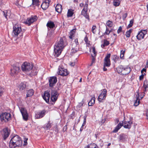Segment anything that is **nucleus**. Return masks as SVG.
<instances>
[{"label": "nucleus", "mask_w": 148, "mask_h": 148, "mask_svg": "<svg viewBox=\"0 0 148 148\" xmlns=\"http://www.w3.org/2000/svg\"><path fill=\"white\" fill-rule=\"evenodd\" d=\"M84 148H98V147L96 144L92 143L89 144Z\"/></svg>", "instance_id": "30"}, {"label": "nucleus", "mask_w": 148, "mask_h": 148, "mask_svg": "<svg viewBox=\"0 0 148 148\" xmlns=\"http://www.w3.org/2000/svg\"><path fill=\"white\" fill-rule=\"evenodd\" d=\"M68 44L67 40L65 36L60 37L59 40L57 43V46L63 49Z\"/></svg>", "instance_id": "4"}, {"label": "nucleus", "mask_w": 148, "mask_h": 148, "mask_svg": "<svg viewBox=\"0 0 148 148\" xmlns=\"http://www.w3.org/2000/svg\"><path fill=\"white\" fill-rule=\"evenodd\" d=\"M51 100L53 102H55L58 99V97L59 94L56 90H52L51 92Z\"/></svg>", "instance_id": "7"}, {"label": "nucleus", "mask_w": 148, "mask_h": 148, "mask_svg": "<svg viewBox=\"0 0 148 148\" xmlns=\"http://www.w3.org/2000/svg\"><path fill=\"white\" fill-rule=\"evenodd\" d=\"M146 116H147V119L148 120V109L146 110Z\"/></svg>", "instance_id": "64"}, {"label": "nucleus", "mask_w": 148, "mask_h": 148, "mask_svg": "<svg viewBox=\"0 0 148 148\" xmlns=\"http://www.w3.org/2000/svg\"><path fill=\"white\" fill-rule=\"evenodd\" d=\"M3 134H2V136L3 140H5L10 134V130L8 127H6L3 129Z\"/></svg>", "instance_id": "16"}, {"label": "nucleus", "mask_w": 148, "mask_h": 148, "mask_svg": "<svg viewBox=\"0 0 148 148\" xmlns=\"http://www.w3.org/2000/svg\"><path fill=\"white\" fill-rule=\"evenodd\" d=\"M123 126V123H121V122H120L115 127L114 129L112 131V133H116L117 132L118 130L121 128V127Z\"/></svg>", "instance_id": "24"}, {"label": "nucleus", "mask_w": 148, "mask_h": 148, "mask_svg": "<svg viewBox=\"0 0 148 148\" xmlns=\"http://www.w3.org/2000/svg\"><path fill=\"white\" fill-rule=\"evenodd\" d=\"M0 119L1 122L7 123L11 119V114L8 112L2 113L0 115Z\"/></svg>", "instance_id": "3"}, {"label": "nucleus", "mask_w": 148, "mask_h": 148, "mask_svg": "<svg viewBox=\"0 0 148 148\" xmlns=\"http://www.w3.org/2000/svg\"><path fill=\"white\" fill-rule=\"evenodd\" d=\"M75 43L76 44V46H77V45H79V43L78 42L77 38H76V39H75Z\"/></svg>", "instance_id": "60"}, {"label": "nucleus", "mask_w": 148, "mask_h": 148, "mask_svg": "<svg viewBox=\"0 0 148 148\" xmlns=\"http://www.w3.org/2000/svg\"><path fill=\"white\" fill-rule=\"evenodd\" d=\"M50 0H45V1L43 2L41 5V7L43 10H46L49 7Z\"/></svg>", "instance_id": "20"}, {"label": "nucleus", "mask_w": 148, "mask_h": 148, "mask_svg": "<svg viewBox=\"0 0 148 148\" xmlns=\"http://www.w3.org/2000/svg\"><path fill=\"white\" fill-rule=\"evenodd\" d=\"M88 11H86V10L83 9L81 12V14L83 16L87 14Z\"/></svg>", "instance_id": "52"}, {"label": "nucleus", "mask_w": 148, "mask_h": 148, "mask_svg": "<svg viewBox=\"0 0 148 148\" xmlns=\"http://www.w3.org/2000/svg\"><path fill=\"white\" fill-rule=\"evenodd\" d=\"M88 3L86 2V3L84 5L83 9H84V10H86V11H88Z\"/></svg>", "instance_id": "48"}, {"label": "nucleus", "mask_w": 148, "mask_h": 148, "mask_svg": "<svg viewBox=\"0 0 148 148\" xmlns=\"http://www.w3.org/2000/svg\"><path fill=\"white\" fill-rule=\"evenodd\" d=\"M120 3V0H114L113 1V5L116 7L119 6Z\"/></svg>", "instance_id": "37"}, {"label": "nucleus", "mask_w": 148, "mask_h": 148, "mask_svg": "<svg viewBox=\"0 0 148 148\" xmlns=\"http://www.w3.org/2000/svg\"><path fill=\"white\" fill-rule=\"evenodd\" d=\"M132 29H131L126 32L125 35L127 37L129 38L130 37V34L132 32Z\"/></svg>", "instance_id": "40"}, {"label": "nucleus", "mask_w": 148, "mask_h": 148, "mask_svg": "<svg viewBox=\"0 0 148 148\" xmlns=\"http://www.w3.org/2000/svg\"><path fill=\"white\" fill-rule=\"evenodd\" d=\"M20 111L22 114L23 119L27 121L28 119V114L27 110L25 108H20Z\"/></svg>", "instance_id": "11"}, {"label": "nucleus", "mask_w": 148, "mask_h": 148, "mask_svg": "<svg viewBox=\"0 0 148 148\" xmlns=\"http://www.w3.org/2000/svg\"><path fill=\"white\" fill-rule=\"evenodd\" d=\"M3 13L4 16L7 19V11H3Z\"/></svg>", "instance_id": "58"}, {"label": "nucleus", "mask_w": 148, "mask_h": 148, "mask_svg": "<svg viewBox=\"0 0 148 148\" xmlns=\"http://www.w3.org/2000/svg\"><path fill=\"white\" fill-rule=\"evenodd\" d=\"M13 34L14 36H17L21 32H23L21 27H19L17 25H15L13 27Z\"/></svg>", "instance_id": "12"}, {"label": "nucleus", "mask_w": 148, "mask_h": 148, "mask_svg": "<svg viewBox=\"0 0 148 148\" xmlns=\"http://www.w3.org/2000/svg\"><path fill=\"white\" fill-rule=\"evenodd\" d=\"M34 90L33 89L29 90L27 91L26 97L27 98L32 96L34 95Z\"/></svg>", "instance_id": "32"}, {"label": "nucleus", "mask_w": 148, "mask_h": 148, "mask_svg": "<svg viewBox=\"0 0 148 148\" xmlns=\"http://www.w3.org/2000/svg\"><path fill=\"white\" fill-rule=\"evenodd\" d=\"M63 49L61 48L58 46H55L54 48V51L55 54L54 55L57 57H58L60 54Z\"/></svg>", "instance_id": "18"}, {"label": "nucleus", "mask_w": 148, "mask_h": 148, "mask_svg": "<svg viewBox=\"0 0 148 148\" xmlns=\"http://www.w3.org/2000/svg\"><path fill=\"white\" fill-rule=\"evenodd\" d=\"M124 68L122 65H120L116 68V70L118 73L120 75H123V70Z\"/></svg>", "instance_id": "31"}, {"label": "nucleus", "mask_w": 148, "mask_h": 148, "mask_svg": "<svg viewBox=\"0 0 148 148\" xmlns=\"http://www.w3.org/2000/svg\"><path fill=\"white\" fill-rule=\"evenodd\" d=\"M50 97V93H49V91L48 90L45 91L44 92L43 96H42V97L46 102L47 103H49Z\"/></svg>", "instance_id": "19"}, {"label": "nucleus", "mask_w": 148, "mask_h": 148, "mask_svg": "<svg viewBox=\"0 0 148 148\" xmlns=\"http://www.w3.org/2000/svg\"><path fill=\"white\" fill-rule=\"evenodd\" d=\"M57 78L56 76H51L49 78V86L50 87L52 88L57 82Z\"/></svg>", "instance_id": "8"}, {"label": "nucleus", "mask_w": 148, "mask_h": 148, "mask_svg": "<svg viewBox=\"0 0 148 148\" xmlns=\"http://www.w3.org/2000/svg\"><path fill=\"white\" fill-rule=\"evenodd\" d=\"M147 31L146 30H143L140 31L138 33L137 35L136 36V37L139 40L144 38L145 35L147 34Z\"/></svg>", "instance_id": "17"}, {"label": "nucleus", "mask_w": 148, "mask_h": 148, "mask_svg": "<svg viewBox=\"0 0 148 148\" xmlns=\"http://www.w3.org/2000/svg\"><path fill=\"white\" fill-rule=\"evenodd\" d=\"M113 30V29H111L109 31V30L108 28L107 27H106V32L104 33H103V35L106 34V35H109L110 33L112 32Z\"/></svg>", "instance_id": "39"}, {"label": "nucleus", "mask_w": 148, "mask_h": 148, "mask_svg": "<svg viewBox=\"0 0 148 148\" xmlns=\"http://www.w3.org/2000/svg\"><path fill=\"white\" fill-rule=\"evenodd\" d=\"M73 11V10L71 9H69L68 10L67 15V16L68 17H71L74 14Z\"/></svg>", "instance_id": "35"}, {"label": "nucleus", "mask_w": 148, "mask_h": 148, "mask_svg": "<svg viewBox=\"0 0 148 148\" xmlns=\"http://www.w3.org/2000/svg\"><path fill=\"white\" fill-rule=\"evenodd\" d=\"M76 31V29H72L71 31L70 32V34H71L72 35H73L75 33V32Z\"/></svg>", "instance_id": "54"}, {"label": "nucleus", "mask_w": 148, "mask_h": 148, "mask_svg": "<svg viewBox=\"0 0 148 148\" xmlns=\"http://www.w3.org/2000/svg\"><path fill=\"white\" fill-rule=\"evenodd\" d=\"M52 123L50 120H49L48 123L44 125L43 128L45 130H48L50 129L51 127V125Z\"/></svg>", "instance_id": "28"}, {"label": "nucleus", "mask_w": 148, "mask_h": 148, "mask_svg": "<svg viewBox=\"0 0 148 148\" xmlns=\"http://www.w3.org/2000/svg\"><path fill=\"white\" fill-rule=\"evenodd\" d=\"M125 53V50L123 51V50H122L121 51V54L120 55V57L121 59H123V57L124 54Z\"/></svg>", "instance_id": "44"}, {"label": "nucleus", "mask_w": 148, "mask_h": 148, "mask_svg": "<svg viewBox=\"0 0 148 148\" xmlns=\"http://www.w3.org/2000/svg\"><path fill=\"white\" fill-rule=\"evenodd\" d=\"M134 21V19H133L130 20L129 24L127 26V29L130 28L132 27L133 25Z\"/></svg>", "instance_id": "41"}, {"label": "nucleus", "mask_w": 148, "mask_h": 148, "mask_svg": "<svg viewBox=\"0 0 148 148\" xmlns=\"http://www.w3.org/2000/svg\"><path fill=\"white\" fill-rule=\"evenodd\" d=\"M112 22L110 20H108L106 22V25L108 27H111L112 26Z\"/></svg>", "instance_id": "42"}, {"label": "nucleus", "mask_w": 148, "mask_h": 148, "mask_svg": "<svg viewBox=\"0 0 148 148\" xmlns=\"http://www.w3.org/2000/svg\"><path fill=\"white\" fill-rule=\"evenodd\" d=\"M20 71V68L17 64H13L11 68V75L12 76H15L17 75Z\"/></svg>", "instance_id": "5"}, {"label": "nucleus", "mask_w": 148, "mask_h": 148, "mask_svg": "<svg viewBox=\"0 0 148 148\" xmlns=\"http://www.w3.org/2000/svg\"><path fill=\"white\" fill-rule=\"evenodd\" d=\"M111 65L110 61L109 60H104V65L106 66V67H109Z\"/></svg>", "instance_id": "36"}, {"label": "nucleus", "mask_w": 148, "mask_h": 148, "mask_svg": "<svg viewBox=\"0 0 148 148\" xmlns=\"http://www.w3.org/2000/svg\"><path fill=\"white\" fill-rule=\"evenodd\" d=\"M79 51V48L77 46H75V47H72L70 54L71 55H73Z\"/></svg>", "instance_id": "27"}, {"label": "nucleus", "mask_w": 148, "mask_h": 148, "mask_svg": "<svg viewBox=\"0 0 148 148\" xmlns=\"http://www.w3.org/2000/svg\"><path fill=\"white\" fill-rule=\"evenodd\" d=\"M112 60L114 61L115 62H116L117 60H119V56H117L116 55H115L112 56Z\"/></svg>", "instance_id": "38"}, {"label": "nucleus", "mask_w": 148, "mask_h": 148, "mask_svg": "<svg viewBox=\"0 0 148 148\" xmlns=\"http://www.w3.org/2000/svg\"><path fill=\"white\" fill-rule=\"evenodd\" d=\"M127 136L126 134L123 133L120 135L119 139L120 141L124 142L127 140Z\"/></svg>", "instance_id": "22"}, {"label": "nucleus", "mask_w": 148, "mask_h": 148, "mask_svg": "<svg viewBox=\"0 0 148 148\" xmlns=\"http://www.w3.org/2000/svg\"><path fill=\"white\" fill-rule=\"evenodd\" d=\"M104 45H106V46L110 44L109 42L107 41L106 39H104Z\"/></svg>", "instance_id": "51"}, {"label": "nucleus", "mask_w": 148, "mask_h": 148, "mask_svg": "<svg viewBox=\"0 0 148 148\" xmlns=\"http://www.w3.org/2000/svg\"><path fill=\"white\" fill-rule=\"evenodd\" d=\"M95 97H93L91 98L90 100L88 103V106H92L95 102Z\"/></svg>", "instance_id": "33"}, {"label": "nucleus", "mask_w": 148, "mask_h": 148, "mask_svg": "<svg viewBox=\"0 0 148 148\" xmlns=\"http://www.w3.org/2000/svg\"><path fill=\"white\" fill-rule=\"evenodd\" d=\"M57 73L58 75H60L61 76H66L69 74V73L67 69L62 68L60 66Z\"/></svg>", "instance_id": "9"}, {"label": "nucleus", "mask_w": 148, "mask_h": 148, "mask_svg": "<svg viewBox=\"0 0 148 148\" xmlns=\"http://www.w3.org/2000/svg\"><path fill=\"white\" fill-rule=\"evenodd\" d=\"M119 122V119H117L115 120V124H116L118 123Z\"/></svg>", "instance_id": "63"}, {"label": "nucleus", "mask_w": 148, "mask_h": 148, "mask_svg": "<svg viewBox=\"0 0 148 148\" xmlns=\"http://www.w3.org/2000/svg\"><path fill=\"white\" fill-rule=\"evenodd\" d=\"M133 118L132 117H130L129 118V121H127V123L125 125L123 126L126 129H130L131 127V125L133 124Z\"/></svg>", "instance_id": "21"}, {"label": "nucleus", "mask_w": 148, "mask_h": 148, "mask_svg": "<svg viewBox=\"0 0 148 148\" xmlns=\"http://www.w3.org/2000/svg\"><path fill=\"white\" fill-rule=\"evenodd\" d=\"M127 15V13H125V14H123L122 16V18L123 20H124L125 18H126Z\"/></svg>", "instance_id": "57"}, {"label": "nucleus", "mask_w": 148, "mask_h": 148, "mask_svg": "<svg viewBox=\"0 0 148 148\" xmlns=\"http://www.w3.org/2000/svg\"><path fill=\"white\" fill-rule=\"evenodd\" d=\"M96 56V55H95L94 56H93L92 54H91V57L92 58L91 61H92V62H95Z\"/></svg>", "instance_id": "47"}, {"label": "nucleus", "mask_w": 148, "mask_h": 148, "mask_svg": "<svg viewBox=\"0 0 148 148\" xmlns=\"http://www.w3.org/2000/svg\"><path fill=\"white\" fill-rule=\"evenodd\" d=\"M87 117V115L86 114H85V115L84 117V121L82 125V126L83 127L86 124V119Z\"/></svg>", "instance_id": "45"}, {"label": "nucleus", "mask_w": 148, "mask_h": 148, "mask_svg": "<svg viewBox=\"0 0 148 148\" xmlns=\"http://www.w3.org/2000/svg\"><path fill=\"white\" fill-rule=\"evenodd\" d=\"M143 88H144L143 91L145 92L147 90L148 88V86L145 85H144V84H143Z\"/></svg>", "instance_id": "50"}, {"label": "nucleus", "mask_w": 148, "mask_h": 148, "mask_svg": "<svg viewBox=\"0 0 148 148\" xmlns=\"http://www.w3.org/2000/svg\"><path fill=\"white\" fill-rule=\"evenodd\" d=\"M137 95H136V99L134 103V105L135 106H138L140 102V99H142L145 96V94L143 93V95L142 97L139 96V90L138 89L136 92Z\"/></svg>", "instance_id": "13"}, {"label": "nucleus", "mask_w": 148, "mask_h": 148, "mask_svg": "<svg viewBox=\"0 0 148 148\" xmlns=\"http://www.w3.org/2000/svg\"><path fill=\"white\" fill-rule=\"evenodd\" d=\"M122 27L121 26L119 27L118 29L117 30V33L118 34H119V33H120L121 32H122Z\"/></svg>", "instance_id": "55"}, {"label": "nucleus", "mask_w": 148, "mask_h": 148, "mask_svg": "<svg viewBox=\"0 0 148 148\" xmlns=\"http://www.w3.org/2000/svg\"><path fill=\"white\" fill-rule=\"evenodd\" d=\"M4 91V88L0 86V97L3 95Z\"/></svg>", "instance_id": "43"}, {"label": "nucleus", "mask_w": 148, "mask_h": 148, "mask_svg": "<svg viewBox=\"0 0 148 148\" xmlns=\"http://www.w3.org/2000/svg\"><path fill=\"white\" fill-rule=\"evenodd\" d=\"M144 77L143 74H142L141 75L139 76V80H142L144 78Z\"/></svg>", "instance_id": "61"}, {"label": "nucleus", "mask_w": 148, "mask_h": 148, "mask_svg": "<svg viewBox=\"0 0 148 148\" xmlns=\"http://www.w3.org/2000/svg\"><path fill=\"white\" fill-rule=\"evenodd\" d=\"M32 5H35L38 7L40 5V1L39 0H32Z\"/></svg>", "instance_id": "34"}, {"label": "nucleus", "mask_w": 148, "mask_h": 148, "mask_svg": "<svg viewBox=\"0 0 148 148\" xmlns=\"http://www.w3.org/2000/svg\"><path fill=\"white\" fill-rule=\"evenodd\" d=\"M143 84H144V85H145L148 86V81L147 79H145V80L144 81Z\"/></svg>", "instance_id": "59"}, {"label": "nucleus", "mask_w": 148, "mask_h": 148, "mask_svg": "<svg viewBox=\"0 0 148 148\" xmlns=\"http://www.w3.org/2000/svg\"><path fill=\"white\" fill-rule=\"evenodd\" d=\"M92 51H93V52L94 53V54H95V55H96L95 47H92Z\"/></svg>", "instance_id": "62"}, {"label": "nucleus", "mask_w": 148, "mask_h": 148, "mask_svg": "<svg viewBox=\"0 0 148 148\" xmlns=\"http://www.w3.org/2000/svg\"><path fill=\"white\" fill-rule=\"evenodd\" d=\"M22 144V141L21 138L18 136L16 135L11 139L9 143V146L10 148H15L21 147Z\"/></svg>", "instance_id": "1"}, {"label": "nucleus", "mask_w": 148, "mask_h": 148, "mask_svg": "<svg viewBox=\"0 0 148 148\" xmlns=\"http://www.w3.org/2000/svg\"><path fill=\"white\" fill-rule=\"evenodd\" d=\"M54 31L55 30H53V29L48 30L47 37L49 39H51L54 37Z\"/></svg>", "instance_id": "23"}, {"label": "nucleus", "mask_w": 148, "mask_h": 148, "mask_svg": "<svg viewBox=\"0 0 148 148\" xmlns=\"http://www.w3.org/2000/svg\"><path fill=\"white\" fill-rule=\"evenodd\" d=\"M96 27L95 25H93L92 28V32L94 34H95V32H94V30H95Z\"/></svg>", "instance_id": "53"}, {"label": "nucleus", "mask_w": 148, "mask_h": 148, "mask_svg": "<svg viewBox=\"0 0 148 148\" xmlns=\"http://www.w3.org/2000/svg\"><path fill=\"white\" fill-rule=\"evenodd\" d=\"M48 112V111L47 110L45 109L43 110L36 114V117L37 119L41 118Z\"/></svg>", "instance_id": "15"}, {"label": "nucleus", "mask_w": 148, "mask_h": 148, "mask_svg": "<svg viewBox=\"0 0 148 148\" xmlns=\"http://www.w3.org/2000/svg\"><path fill=\"white\" fill-rule=\"evenodd\" d=\"M55 9L56 11L59 13H60L62 9V5L59 4H57L55 7Z\"/></svg>", "instance_id": "29"}, {"label": "nucleus", "mask_w": 148, "mask_h": 148, "mask_svg": "<svg viewBox=\"0 0 148 148\" xmlns=\"http://www.w3.org/2000/svg\"><path fill=\"white\" fill-rule=\"evenodd\" d=\"M101 93L99 95L98 99L99 102H103V100H105L107 96V90L104 89L101 90Z\"/></svg>", "instance_id": "6"}, {"label": "nucleus", "mask_w": 148, "mask_h": 148, "mask_svg": "<svg viewBox=\"0 0 148 148\" xmlns=\"http://www.w3.org/2000/svg\"><path fill=\"white\" fill-rule=\"evenodd\" d=\"M131 71L130 67H126L124 68L123 72V75H126L128 74Z\"/></svg>", "instance_id": "26"}, {"label": "nucleus", "mask_w": 148, "mask_h": 148, "mask_svg": "<svg viewBox=\"0 0 148 148\" xmlns=\"http://www.w3.org/2000/svg\"><path fill=\"white\" fill-rule=\"evenodd\" d=\"M67 129V123L66 125L64 126L63 129V132H65L66 131Z\"/></svg>", "instance_id": "56"}, {"label": "nucleus", "mask_w": 148, "mask_h": 148, "mask_svg": "<svg viewBox=\"0 0 148 148\" xmlns=\"http://www.w3.org/2000/svg\"><path fill=\"white\" fill-rule=\"evenodd\" d=\"M110 53L108 54L104 58V60H110Z\"/></svg>", "instance_id": "46"}, {"label": "nucleus", "mask_w": 148, "mask_h": 148, "mask_svg": "<svg viewBox=\"0 0 148 148\" xmlns=\"http://www.w3.org/2000/svg\"><path fill=\"white\" fill-rule=\"evenodd\" d=\"M33 64L32 63L25 62L22 65L21 69L23 71L25 72L27 74L33 75L34 74H32L33 71Z\"/></svg>", "instance_id": "2"}, {"label": "nucleus", "mask_w": 148, "mask_h": 148, "mask_svg": "<svg viewBox=\"0 0 148 148\" xmlns=\"http://www.w3.org/2000/svg\"><path fill=\"white\" fill-rule=\"evenodd\" d=\"M19 89L21 91L24 90L26 87V83L25 82H21L18 86Z\"/></svg>", "instance_id": "25"}, {"label": "nucleus", "mask_w": 148, "mask_h": 148, "mask_svg": "<svg viewBox=\"0 0 148 148\" xmlns=\"http://www.w3.org/2000/svg\"><path fill=\"white\" fill-rule=\"evenodd\" d=\"M47 26V27L48 30H55L57 27L54 23L51 21H49L46 25Z\"/></svg>", "instance_id": "14"}, {"label": "nucleus", "mask_w": 148, "mask_h": 148, "mask_svg": "<svg viewBox=\"0 0 148 148\" xmlns=\"http://www.w3.org/2000/svg\"><path fill=\"white\" fill-rule=\"evenodd\" d=\"M86 19H87L88 21H90V19L89 18V14L88 13H87L85 15L83 16Z\"/></svg>", "instance_id": "49"}, {"label": "nucleus", "mask_w": 148, "mask_h": 148, "mask_svg": "<svg viewBox=\"0 0 148 148\" xmlns=\"http://www.w3.org/2000/svg\"><path fill=\"white\" fill-rule=\"evenodd\" d=\"M37 17L36 16H32L31 17L27 18L26 20L24 22V23L29 26L32 23L36 21L37 20Z\"/></svg>", "instance_id": "10"}]
</instances>
